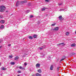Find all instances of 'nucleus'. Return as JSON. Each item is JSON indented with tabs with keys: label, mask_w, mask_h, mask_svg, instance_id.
<instances>
[{
	"label": "nucleus",
	"mask_w": 76,
	"mask_h": 76,
	"mask_svg": "<svg viewBox=\"0 0 76 76\" xmlns=\"http://www.w3.org/2000/svg\"><path fill=\"white\" fill-rule=\"evenodd\" d=\"M6 9V7H4V6H0V11L1 12H4Z\"/></svg>",
	"instance_id": "obj_1"
},
{
	"label": "nucleus",
	"mask_w": 76,
	"mask_h": 76,
	"mask_svg": "<svg viewBox=\"0 0 76 76\" xmlns=\"http://www.w3.org/2000/svg\"><path fill=\"white\" fill-rule=\"evenodd\" d=\"M58 18L60 20L62 21L64 20V18H62V16L61 15L59 16L58 17Z\"/></svg>",
	"instance_id": "obj_2"
},
{
	"label": "nucleus",
	"mask_w": 76,
	"mask_h": 76,
	"mask_svg": "<svg viewBox=\"0 0 76 76\" xmlns=\"http://www.w3.org/2000/svg\"><path fill=\"white\" fill-rule=\"evenodd\" d=\"M69 34H70V33L69 32H67L65 33V35L66 36H69Z\"/></svg>",
	"instance_id": "obj_3"
},
{
	"label": "nucleus",
	"mask_w": 76,
	"mask_h": 76,
	"mask_svg": "<svg viewBox=\"0 0 76 76\" xmlns=\"http://www.w3.org/2000/svg\"><path fill=\"white\" fill-rule=\"evenodd\" d=\"M1 70H7V69L4 67H2L1 68Z\"/></svg>",
	"instance_id": "obj_4"
},
{
	"label": "nucleus",
	"mask_w": 76,
	"mask_h": 76,
	"mask_svg": "<svg viewBox=\"0 0 76 76\" xmlns=\"http://www.w3.org/2000/svg\"><path fill=\"white\" fill-rule=\"evenodd\" d=\"M40 66V64H37L36 65V67H39Z\"/></svg>",
	"instance_id": "obj_5"
},
{
	"label": "nucleus",
	"mask_w": 76,
	"mask_h": 76,
	"mask_svg": "<svg viewBox=\"0 0 76 76\" xmlns=\"http://www.w3.org/2000/svg\"><path fill=\"white\" fill-rule=\"evenodd\" d=\"M0 22L1 23H4V21L3 20H2L0 21Z\"/></svg>",
	"instance_id": "obj_6"
},
{
	"label": "nucleus",
	"mask_w": 76,
	"mask_h": 76,
	"mask_svg": "<svg viewBox=\"0 0 76 76\" xmlns=\"http://www.w3.org/2000/svg\"><path fill=\"white\" fill-rule=\"evenodd\" d=\"M50 69L51 70H53V66L51 65V66Z\"/></svg>",
	"instance_id": "obj_7"
},
{
	"label": "nucleus",
	"mask_w": 76,
	"mask_h": 76,
	"mask_svg": "<svg viewBox=\"0 0 76 76\" xmlns=\"http://www.w3.org/2000/svg\"><path fill=\"white\" fill-rule=\"evenodd\" d=\"M75 45H76V44H75V43H73L71 45V47H75Z\"/></svg>",
	"instance_id": "obj_8"
},
{
	"label": "nucleus",
	"mask_w": 76,
	"mask_h": 76,
	"mask_svg": "<svg viewBox=\"0 0 76 76\" xmlns=\"http://www.w3.org/2000/svg\"><path fill=\"white\" fill-rule=\"evenodd\" d=\"M55 31H58V27H56L55 29Z\"/></svg>",
	"instance_id": "obj_9"
},
{
	"label": "nucleus",
	"mask_w": 76,
	"mask_h": 76,
	"mask_svg": "<svg viewBox=\"0 0 76 76\" xmlns=\"http://www.w3.org/2000/svg\"><path fill=\"white\" fill-rule=\"evenodd\" d=\"M18 58H19V57H17L15 58L14 60H18Z\"/></svg>",
	"instance_id": "obj_10"
},
{
	"label": "nucleus",
	"mask_w": 76,
	"mask_h": 76,
	"mask_svg": "<svg viewBox=\"0 0 76 76\" xmlns=\"http://www.w3.org/2000/svg\"><path fill=\"white\" fill-rule=\"evenodd\" d=\"M36 76H41V75L40 74H39L38 73H37L36 75Z\"/></svg>",
	"instance_id": "obj_11"
},
{
	"label": "nucleus",
	"mask_w": 76,
	"mask_h": 76,
	"mask_svg": "<svg viewBox=\"0 0 76 76\" xmlns=\"http://www.w3.org/2000/svg\"><path fill=\"white\" fill-rule=\"evenodd\" d=\"M64 44V43L58 44L57 45V46H60V45H62V44Z\"/></svg>",
	"instance_id": "obj_12"
},
{
	"label": "nucleus",
	"mask_w": 76,
	"mask_h": 76,
	"mask_svg": "<svg viewBox=\"0 0 76 76\" xmlns=\"http://www.w3.org/2000/svg\"><path fill=\"white\" fill-rule=\"evenodd\" d=\"M10 64H11V65H14V64H15V62H11V63Z\"/></svg>",
	"instance_id": "obj_13"
},
{
	"label": "nucleus",
	"mask_w": 76,
	"mask_h": 76,
	"mask_svg": "<svg viewBox=\"0 0 76 76\" xmlns=\"http://www.w3.org/2000/svg\"><path fill=\"white\" fill-rule=\"evenodd\" d=\"M1 29H4V26H1L0 27Z\"/></svg>",
	"instance_id": "obj_14"
},
{
	"label": "nucleus",
	"mask_w": 76,
	"mask_h": 76,
	"mask_svg": "<svg viewBox=\"0 0 76 76\" xmlns=\"http://www.w3.org/2000/svg\"><path fill=\"white\" fill-rule=\"evenodd\" d=\"M13 56H9V58H12Z\"/></svg>",
	"instance_id": "obj_15"
},
{
	"label": "nucleus",
	"mask_w": 76,
	"mask_h": 76,
	"mask_svg": "<svg viewBox=\"0 0 76 76\" xmlns=\"http://www.w3.org/2000/svg\"><path fill=\"white\" fill-rule=\"evenodd\" d=\"M19 68L20 69H24L22 67V66H20Z\"/></svg>",
	"instance_id": "obj_16"
},
{
	"label": "nucleus",
	"mask_w": 76,
	"mask_h": 76,
	"mask_svg": "<svg viewBox=\"0 0 76 76\" xmlns=\"http://www.w3.org/2000/svg\"><path fill=\"white\" fill-rule=\"evenodd\" d=\"M33 37L34 38H36L37 37V35H34Z\"/></svg>",
	"instance_id": "obj_17"
},
{
	"label": "nucleus",
	"mask_w": 76,
	"mask_h": 76,
	"mask_svg": "<svg viewBox=\"0 0 76 76\" xmlns=\"http://www.w3.org/2000/svg\"><path fill=\"white\" fill-rule=\"evenodd\" d=\"M29 39H32V36H29Z\"/></svg>",
	"instance_id": "obj_18"
},
{
	"label": "nucleus",
	"mask_w": 76,
	"mask_h": 76,
	"mask_svg": "<svg viewBox=\"0 0 76 76\" xmlns=\"http://www.w3.org/2000/svg\"><path fill=\"white\" fill-rule=\"evenodd\" d=\"M38 72H39V73H41V69H39L38 70Z\"/></svg>",
	"instance_id": "obj_19"
},
{
	"label": "nucleus",
	"mask_w": 76,
	"mask_h": 76,
	"mask_svg": "<svg viewBox=\"0 0 76 76\" xmlns=\"http://www.w3.org/2000/svg\"><path fill=\"white\" fill-rule=\"evenodd\" d=\"M27 64H28V63H27L26 62H25L24 64V66H26V65H27Z\"/></svg>",
	"instance_id": "obj_20"
},
{
	"label": "nucleus",
	"mask_w": 76,
	"mask_h": 76,
	"mask_svg": "<svg viewBox=\"0 0 76 76\" xmlns=\"http://www.w3.org/2000/svg\"><path fill=\"white\" fill-rule=\"evenodd\" d=\"M45 9H46V8H43V9H42V11H44V10H45Z\"/></svg>",
	"instance_id": "obj_21"
},
{
	"label": "nucleus",
	"mask_w": 76,
	"mask_h": 76,
	"mask_svg": "<svg viewBox=\"0 0 76 76\" xmlns=\"http://www.w3.org/2000/svg\"><path fill=\"white\" fill-rule=\"evenodd\" d=\"M50 0H45V1L46 2H48V1H50Z\"/></svg>",
	"instance_id": "obj_22"
},
{
	"label": "nucleus",
	"mask_w": 76,
	"mask_h": 76,
	"mask_svg": "<svg viewBox=\"0 0 76 76\" xmlns=\"http://www.w3.org/2000/svg\"><path fill=\"white\" fill-rule=\"evenodd\" d=\"M59 69H60V67H58V68H57V70L58 71V70H59Z\"/></svg>",
	"instance_id": "obj_23"
},
{
	"label": "nucleus",
	"mask_w": 76,
	"mask_h": 76,
	"mask_svg": "<svg viewBox=\"0 0 76 76\" xmlns=\"http://www.w3.org/2000/svg\"><path fill=\"white\" fill-rule=\"evenodd\" d=\"M18 72L19 73H21V71H18Z\"/></svg>",
	"instance_id": "obj_24"
},
{
	"label": "nucleus",
	"mask_w": 76,
	"mask_h": 76,
	"mask_svg": "<svg viewBox=\"0 0 76 76\" xmlns=\"http://www.w3.org/2000/svg\"><path fill=\"white\" fill-rule=\"evenodd\" d=\"M0 18H2L3 16H2L1 15H0Z\"/></svg>",
	"instance_id": "obj_25"
},
{
	"label": "nucleus",
	"mask_w": 76,
	"mask_h": 76,
	"mask_svg": "<svg viewBox=\"0 0 76 76\" xmlns=\"http://www.w3.org/2000/svg\"><path fill=\"white\" fill-rule=\"evenodd\" d=\"M65 58L64 59H62L61 60H60V61H63V60H64V59H65Z\"/></svg>",
	"instance_id": "obj_26"
},
{
	"label": "nucleus",
	"mask_w": 76,
	"mask_h": 76,
	"mask_svg": "<svg viewBox=\"0 0 76 76\" xmlns=\"http://www.w3.org/2000/svg\"><path fill=\"white\" fill-rule=\"evenodd\" d=\"M22 4H23L24 3H25V2L24 1H22Z\"/></svg>",
	"instance_id": "obj_27"
},
{
	"label": "nucleus",
	"mask_w": 76,
	"mask_h": 76,
	"mask_svg": "<svg viewBox=\"0 0 76 76\" xmlns=\"http://www.w3.org/2000/svg\"><path fill=\"white\" fill-rule=\"evenodd\" d=\"M55 24H52V26H55Z\"/></svg>",
	"instance_id": "obj_28"
},
{
	"label": "nucleus",
	"mask_w": 76,
	"mask_h": 76,
	"mask_svg": "<svg viewBox=\"0 0 76 76\" xmlns=\"http://www.w3.org/2000/svg\"><path fill=\"white\" fill-rule=\"evenodd\" d=\"M62 10H64L62 9H61L60 10V12H61V11H62Z\"/></svg>",
	"instance_id": "obj_29"
},
{
	"label": "nucleus",
	"mask_w": 76,
	"mask_h": 76,
	"mask_svg": "<svg viewBox=\"0 0 76 76\" xmlns=\"http://www.w3.org/2000/svg\"><path fill=\"white\" fill-rule=\"evenodd\" d=\"M33 17H34V16L33 15H30V18H33Z\"/></svg>",
	"instance_id": "obj_30"
},
{
	"label": "nucleus",
	"mask_w": 76,
	"mask_h": 76,
	"mask_svg": "<svg viewBox=\"0 0 76 76\" xmlns=\"http://www.w3.org/2000/svg\"><path fill=\"white\" fill-rule=\"evenodd\" d=\"M72 55H75V53H72Z\"/></svg>",
	"instance_id": "obj_31"
},
{
	"label": "nucleus",
	"mask_w": 76,
	"mask_h": 76,
	"mask_svg": "<svg viewBox=\"0 0 76 76\" xmlns=\"http://www.w3.org/2000/svg\"><path fill=\"white\" fill-rule=\"evenodd\" d=\"M10 46H11V44L8 45V46L9 47H10Z\"/></svg>",
	"instance_id": "obj_32"
},
{
	"label": "nucleus",
	"mask_w": 76,
	"mask_h": 76,
	"mask_svg": "<svg viewBox=\"0 0 76 76\" xmlns=\"http://www.w3.org/2000/svg\"><path fill=\"white\" fill-rule=\"evenodd\" d=\"M16 6H18V3H16Z\"/></svg>",
	"instance_id": "obj_33"
},
{
	"label": "nucleus",
	"mask_w": 76,
	"mask_h": 76,
	"mask_svg": "<svg viewBox=\"0 0 76 76\" xmlns=\"http://www.w3.org/2000/svg\"><path fill=\"white\" fill-rule=\"evenodd\" d=\"M40 50H42V48H40Z\"/></svg>",
	"instance_id": "obj_34"
},
{
	"label": "nucleus",
	"mask_w": 76,
	"mask_h": 76,
	"mask_svg": "<svg viewBox=\"0 0 76 76\" xmlns=\"http://www.w3.org/2000/svg\"><path fill=\"white\" fill-rule=\"evenodd\" d=\"M58 5H61V4H58Z\"/></svg>",
	"instance_id": "obj_35"
},
{
	"label": "nucleus",
	"mask_w": 76,
	"mask_h": 76,
	"mask_svg": "<svg viewBox=\"0 0 76 76\" xmlns=\"http://www.w3.org/2000/svg\"><path fill=\"white\" fill-rule=\"evenodd\" d=\"M1 47H2V46H0V48H1Z\"/></svg>",
	"instance_id": "obj_36"
},
{
	"label": "nucleus",
	"mask_w": 76,
	"mask_h": 76,
	"mask_svg": "<svg viewBox=\"0 0 76 76\" xmlns=\"http://www.w3.org/2000/svg\"><path fill=\"white\" fill-rule=\"evenodd\" d=\"M43 47H45V46L44 45Z\"/></svg>",
	"instance_id": "obj_37"
},
{
	"label": "nucleus",
	"mask_w": 76,
	"mask_h": 76,
	"mask_svg": "<svg viewBox=\"0 0 76 76\" xmlns=\"http://www.w3.org/2000/svg\"><path fill=\"white\" fill-rule=\"evenodd\" d=\"M18 76H20V75H18Z\"/></svg>",
	"instance_id": "obj_38"
},
{
	"label": "nucleus",
	"mask_w": 76,
	"mask_h": 76,
	"mask_svg": "<svg viewBox=\"0 0 76 76\" xmlns=\"http://www.w3.org/2000/svg\"><path fill=\"white\" fill-rule=\"evenodd\" d=\"M8 12V11H6V12Z\"/></svg>",
	"instance_id": "obj_39"
},
{
	"label": "nucleus",
	"mask_w": 76,
	"mask_h": 76,
	"mask_svg": "<svg viewBox=\"0 0 76 76\" xmlns=\"http://www.w3.org/2000/svg\"><path fill=\"white\" fill-rule=\"evenodd\" d=\"M0 65H1V64L0 63Z\"/></svg>",
	"instance_id": "obj_40"
},
{
	"label": "nucleus",
	"mask_w": 76,
	"mask_h": 76,
	"mask_svg": "<svg viewBox=\"0 0 76 76\" xmlns=\"http://www.w3.org/2000/svg\"><path fill=\"white\" fill-rule=\"evenodd\" d=\"M27 13H29V12H28V11H27Z\"/></svg>",
	"instance_id": "obj_41"
},
{
	"label": "nucleus",
	"mask_w": 76,
	"mask_h": 76,
	"mask_svg": "<svg viewBox=\"0 0 76 76\" xmlns=\"http://www.w3.org/2000/svg\"><path fill=\"white\" fill-rule=\"evenodd\" d=\"M28 11H29V10H28Z\"/></svg>",
	"instance_id": "obj_42"
}]
</instances>
